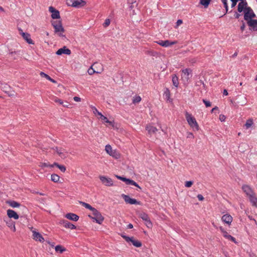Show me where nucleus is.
<instances>
[{
	"label": "nucleus",
	"mask_w": 257,
	"mask_h": 257,
	"mask_svg": "<svg viewBox=\"0 0 257 257\" xmlns=\"http://www.w3.org/2000/svg\"><path fill=\"white\" fill-rule=\"evenodd\" d=\"M48 80L50 81L51 82H52L53 83H56V82L55 80H54V79L51 78L50 77V78L48 79Z\"/></svg>",
	"instance_id": "63"
},
{
	"label": "nucleus",
	"mask_w": 257,
	"mask_h": 257,
	"mask_svg": "<svg viewBox=\"0 0 257 257\" xmlns=\"http://www.w3.org/2000/svg\"><path fill=\"white\" fill-rule=\"evenodd\" d=\"M183 23L182 21L181 20H178L177 22V25L179 26L181 24H182Z\"/></svg>",
	"instance_id": "59"
},
{
	"label": "nucleus",
	"mask_w": 257,
	"mask_h": 257,
	"mask_svg": "<svg viewBox=\"0 0 257 257\" xmlns=\"http://www.w3.org/2000/svg\"><path fill=\"white\" fill-rule=\"evenodd\" d=\"M21 32L20 33V34L23 37V39L29 44H34V41L31 39V35L29 33H24L22 31V30H21Z\"/></svg>",
	"instance_id": "14"
},
{
	"label": "nucleus",
	"mask_w": 257,
	"mask_h": 257,
	"mask_svg": "<svg viewBox=\"0 0 257 257\" xmlns=\"http://www.w3.org/2000/svg\"><path fill=\"white\" fill-rule=\"evenodd\" d=\"M73 99L74 101H76V102H79V101H80L81 100V98L79 97H77V96H75L74 98H73Z\"/></svg>",
	"instance_id": "58"
},
{
	"label": "nucleus",
	"mask_w": 257,
	"mask_h": 257,
	"mask_svg": "<svg viewBox=\"0 0 257 257\" xmlns=\"http://www.w3.org/2000/svg\"><path fill=\"white\" fill-rule=\"evenodd\" d=\"M52 25L55 29V33L58 34L60 36H62V33L64 32L61 21H55L52 22Z\"/></svg>",
	"instance_id": "3"
},
{
	"label": "nucleus",
	"mask_w": 257,
	"mask_h": 257,
	"mask_svg": "<svg viewBox=\"0 0 257 257\" xmlns=\"http://www.w3.org/2000/svg\"><path fill=\"white\" fill-rule=\"evenodd\" d=\"M7 215L10 218H14L15 219H19V215L13 210L8 209L7 210Z\"/></svg>",
	"instance_id": "20"
},
{
	"label": "nucleus",
	"mask_w": 257,
	"mask_h": 257,
	"mask_svg": "<svg viewBox=\"0 0 257 257\" xmlns=\"http://www.w3.org/2000/svg\"><path fill=\"white\" fill-rule=\"evenodd\" d=\"M246 2H240L238 5L237 11L238 12L241 13L243 11L244 12L245 9L248 8Z\"/></svg>",
	"instance_id": "23"
},
{
	"label": "nucleus",
	"mask_w": 257,
	"mask_h": 257,
	"mask_svg": "<svg viewBox=\"0 0 257 257\" xmlns=\"http://www.w3.org/2000/svg\"><path fill=\"white\" fill-rule=\"evenodd\" d=\"M92 214L93 216L90 215H89L88 216L91 219L95 220L96 222L99 224L102 223L104 220V217L102 216L100 212L95 208L93 211H92Z\"/></svg>",
	"instance_id": "2"
},
{
	"label": "nucleus",
	"mask_w": 257,
	"mask_h": 257,
	"mask_svg": "<svg viewBox=\"0 0 257 257\" xmlns=\"http://www.w3.org/2000/svg\"><path fill=\"white\" fill-rule=\"evenodd\" d=\"M164 96L168 101L171 102L172 99L170 98L171 94L169 89L166 88L164 92Z\"/></svg>",
	"instance_id": "27"
},
{
	"label": "nucleus",
	"mask_w": 257,
	"mask_h": 257,
	"mask_svg": "<svg viewBox=\"0 0 257 257\" xmlns=\"http://www.w3.org/2000/svg\"><path fill=\"white\" fill-rule=\"evenodd\" d=\"M66 5L75 8H80L84 6L86 3L83 0H66Z\"/></svg>",
	"instance_id": "4"
},
{
	"label": "nucleus",
	"mask_w": 257,
	"mask_h": 257,
	"mask_svg": "<svg viewBox=\"0 0 257 257\" xmlns=\"http://www.w3.org/2000/svg\"><path fill=\"white\" fill-rule=\"evenodd\" d=\"M155 42L162 47L164 46V41L159 40L158 41H156Z\"/></svg>",
	"instance_id": "52"
},
{
	"label": "nucleus",
	"mask_w": 257,
	"mask_h": 257,
	"mask_svg": "<svg viewBox=\"0 0 257 257\" xmlns=\"http://www.w3.org/2000/svg\"><path fill=\"white\" fill-rule=\"evenodd\" d=\"M181 71V80L184 83H188V80L192 76V70L189 68H186Z\"/></svg>",
	"instance_id": "5"
},
{
	"label": "nucleus",
	"mask_w": 257,
	"mask_h": 257,
	"mask_svg": "<svg viewBox=\"0 0 257 257\" xmlns=\"http://www.w3.org/2000/svg\"><path fill=\"white\" fill-rule=\"evenodd\" d=\"M52 100L54 101L55 102H56V103H58V104H59L60 105H63L64 107H68V102H66V104H64L63 101L62 99H60V98H58L57 97H55V96L54 97L52 98Z\"/></svg>",
	"instance_id": "26"
},
{
	"label": "nucleus",
	"mask_w": 257,
	"mask_h": 257,
	"mask_svg": "<svg viewBox=\"0 0 257 257\" xmlns=\"http://www.w3.org/2000/svg\"><path fill=\"white\" fill-rule=\"evenodd\" d=\"M65 217L68 219L75 221H77L79 219V216L78 215L71 213L66 214Z\"/></svg>",
	"instance_id": "24"
},
{
	"label": "nucleus",
	"mask_w": 257,
	"mask_h": 257,
	"mask_svg": "<svg viewBox=\"0 0 257 257\" xmlns=\"http://www.w3.org/2000/svg\"><path fill=\"white\" fill-rule=\"evenodd\" d=\"M187 137L188 138H194V136L193 134L192 133L189 132V133H187Z\"/></svg>",
	"instance_id": "55"
},
{
	"label": "nucleus",
	"mask_w": 257,
	"mask_h": 257,
	"mask_svg": "<svg viewBox=\"0 0 257 257\" xmlns=\"http://www.w3.org/2000/svg\"><path fill=\"white\" fill-rule=\"evenodd\" d=\"M197 198L199 201H203L204 199L203 196L201 194H198L197 195Z\"/></svg>",
	"instance_id": "56"
},
{
	"label": "nucleus",
	"mask_w": 257,
	"mask_h": 257,
	"mask_svg": "<svg viewBox=\"0 0 257 257\" xmlns=\"http://www.w3.org/2000/svg\"><path fill=\"white\" fill-rule=\"evenodd\" d=\"M240 16V14H238L237 13H235L234 14V17L236 19H238Z\"/></svg>",
	"instance_id": "60"
},
{
	"label": "nucleus",
	"mask_w": 257,
	"mask_h": 257,
	"mask_svg": "<svg viewBox=\"0 0 257 257\" xmlns=\"http://www.w3.org/2000/svg\"><path fill=\"white\" fill-rule=\"evenodd\" d=\"M142 100L141 97L140 96L136 95L133 97V103L134 104H136L139 103Z\"/></svg>",
	"instance_id": "40"
},
{
	"label": "nucleus",
	"mask_w": 257,
	"mask_h": 257,
	"mask_svg": "<svg viewBox=\"0 0 257 257\" xmlns=\"http://www.w3.org/2000/svg\"><path fill=\"white\" fill-rule=\"evenodd\" d=\"M7 203L13 208L19 207L20 206V204L15 201H8Z\"/></svg>",
	"instance_id": "29"
},
{
	"label": "nucleus",
	"mask_w": 257,
	"mask_h": 257,
	"mask_svg": "<svg viewBox=\"0 0 257 257\" xmlns=\"http://www.w3.org/2000/svg\"><path fill=\"white\" fill-rule=\"evenodd\" d=\"M59 179L60 177L58 175L56 174H53L51 175V179L53 182L57 183L59 181Z\"/></svg>",
	"instance_id": "35"
},
{
	"label": "nucleus",
	"mask_w": 257,
	"mask_h": 257,
	"mask_svg": "<svg viewBox=\"0 0 257 257\" xmlns=\"http://www.w3.org/2000/svg\"><path fill=\"white\" fill-rule=\"evenodd\" d=\"M185 117L188 123L194 131H198L199 130V126L196 119L191 114L186 112Z\"/></svg>",
	"instance_id": "1"
},
{
	"label": "nucleus",
	"mask_w": 257,
	"mask_h": 257,
	"mask_svg": "<svg viewBox=\"0 0 257 257\" xmlns=\"http://www.w3.org/2000/svg\"><path fill=\"white\" fill-rule=\"evenodd\" d=\"M101 120H103V121H104V122H106V123H108L109 124H112V122L109 121L107 118L105 116H104V115L103 116H102L101 118H100Z\"/></svg>",
	"instance_id": "47"
},
{
	"label": "nucleus",
	"mask_w": 257,
	"mask_h": 257,
	"mask_svg": "<svg viewBox=\"0 0 257 257\" xmlns=\"http://www.w3.org/2000/svg\"><path fill=\"white\" fill-rule=\"evenodd\" d=\"M40 167L44 168L45 167H53V165H50L47 163H40L39 165Z\"/></svg>",
	"instance_id": "41"
},
{
	"label": "nucleus",
	"mask_w": 257,
	"mask_h": 257,
	"mask_svg": "<svg viewBox=\"0 0 257 257\" xmlns=\"http://www.w3.org/2000/svg\"><path fill=\"white\" fill-rule=\"evenodd\" d=\"M177 43V41H170L169 40H165L164 41V47H168L171 46L173 45L176 44Z\"/></svg>",
	"instance_id": "32"
},
{
	"label": "nucleus",
	"mask_w": 257,
	"mask_h": 257,
	"mask_svg": "<svg viewBox=\"0 0 257 257\" xmlns=\"http://www.w3.org/2000/svg\"><path fill=\"white\" fill-rule=\"evenodd\" d=\"M122 197L124 199V201L130 204H140V202L138 201L136 199L131 198L128 195L125 194L121 195Z\"/></svg>",
	"instance_id": "10"
},
{
	"label": "nucleus",
	"mask_w": 257,
	"mask_h": 257,
	"mask_svg": "<svg viewBox=\"0 0 257 257\" xmlns=\"http://www.w3.org/2000/svg\"><path fill=\"white\" fill-rule=\"evenodd\" d=\"M99 179L102 183L106 186H112L113 185L112 180L110 178L103 176H100Z\"/></svg>",
	"instance_id": "11"
},
{
	"label": "nucleus",
	"mask_w": 257,
	"mask_h": 257,
	"mask_svg": "<svg viewBox=\"0 0 257 257\" xmlns=\"http://www.w3.org/2000/svg\"><path fill=\"white\" fill-rule=\"evenodd\" d=\"M80 204H81L83 206H84L86 208L89 209L91 211H93V210L95 209L94 208L92 207L90 205H89L88 203L83 202H80Z\"/></svg>",
	"instance_id": "38"
},
{
	"label": "nucleus",
	"mask_w": 257,
	"mask_h": 257,
	"mask_svg": "<svg viewBox=\"0 0 257 257\" xmlns=\"http://www.w3.org/2000/svg\"><path fill=\"white\" fill-rule=\"evenodd\" d=\"M55 249L56 252H59L60 253H62L66 250L65 248L61 245L56 246Z\"/></svg>",
	"instance_id": "36"
},
{
	"label": "nucleus",
	"mask_w": 257,
	"mask_h": 257,
	"mask_svg": "<svg viewBox=\"0 0 257 257\" xmlns=\"http://www.w3.org/2000/svg\"><path fill=\"white\" fill-rule=\"evenodd\" d=\"M219 230H220L221 233L222 234V235L225 238L228 239L229 240H231L234 243H236L235 238L234 237L232 236L231 235H229L228 233V232L226 230H225L223 227H219Z\"/></svg>",
	"instance_id": "12"
},
{
	"label": "nucleus",
	"mask_w": 257,
	"mask_h": 257,
	"mask_svg": "<svg viewBox=\"0 0 257 257\" xmlns=\"http://www.w3.org/2000/svg\"><path fill=\"white\" fill-rule=\"evenodd\" d=\"M210 0H200V4L205 8H207L209 5Z\"/></svg>",
	"instance_id": "39"
},
{
	"label": "nucleus",
	"mask_w": 257,
	"mask_h": 257,
	"mask_svg": "<svg viewBox=\"0 0 257 257\" xmlns=\"http://www.w3.org/2000/svg\"><path fill=\"white\" fill-rule=\"evenodd\" d=\"M223 95H225V96H226V95H228L227 91L226 89H224V90H223Z\"/></svg>",
	"instance_id": "62"
},
{
	"label": "nucleus",
	"mask_w": 257,
	"mask_h": 257,
	"mask_svg": "<svg viewBox=\"0 0 257 257\" xmlns=\"http://www.w3.org/2000/svg\"><path fill=\"white\" fill-rule=\"evenodd\" d=\"M222 2L224 5V6L226 10V13L228 12V6H227V0H222Z\"/></svg>",
	"instance_id": "46"
},
{
	"label": "nucleus",
	"mask_w": 257,
	"mask_h": 257,
	"mask_svg": "<svg viewBox=\"0 0 257 257\" xmlns=\"http://www.w3.org/2000/svg\"><path fill=\"white\" fill-rule=\"evenodd\" d=\"M31 230L33 233L32 237L33 239L36 241H39L41 242H44V238L39 232L36 231L35 230H33V227L31 228Z\"/></svg>",
	"instance_id": "9"
},
{
	"label": "nucleus",
	"mask_w": 257,
	"mask_h": 257,
	"mask_svg": "<svg viewBox=\"0 0 257 257\" xmlns=\"http://www.w3.org/2000/svg\"><path fill=\"white\" fill-rule=\"evenodd\" d=\"M203 102L207 107L211 106V102L209 101L206 100L205 99H203Z\"/></svg>",
	"instance_id": "49"
},
{
	"label": "nucleus",
	"mask_w": 257,
	"mask_h": 257,
	"mask_svg": "<svg viewBox=\"0 0 257 257\" xmlns=\"http://www.w3.org/2000/svg\"><path fill=\"white\" fill-rule=\"evenodd\" d=\"M54 166H56L58 168H59L61 171H62V172H65L66 169V167L63 166V165H60L59 164H58V163H54L53 164V167Z\"/></svg>",
	"instance_id": "37"
},
{
	"label": "nucleus",
	"mask_w": 257,
	"mask_h": 257,
	"mask_svg": "<svg viewBox=\"0 0 257 257\" xmlns=\"http://www.w3.org/2000/svg\"><path fill=\"white\" fill-rule=\"evenodd\" d=\"M225 115H223V114H220L219 115V119L221 121H225Z\"/></svg>",
	"instance_id": "54"
},
{
	"label": "nucleus",
	"mask_w": 257,
	"mask_h": 257,
	"mask_svg": "<svg viewBox=\"0 0 257 257\" xmlns=\"http://www.w3.org/2000/svg\"><path fill=\"white\" fill-rule=\"evenodd\" d=\"M131 242L133 243V244L134 246H135L136 247H141L142 246V244L141 241H139L138 240L134 239L133 238V237L132 238V240H131Z\"/></svg>",
	"instance_id": "34"
},
{
	"label": "nucleus",
	"mask_w": 257,
	"mask_h": 257,
	"mask_svg": "<svg viewBox=\"0 0 257 257\" xmlns=\"http://www.w3.org/2000/svg\"><path fill=\"white\" fill-rule=\"evenodd\" d=\"M127 227H128V228H129V229L133 228V224H131V223H130V224H129L127 225Z\"/></svg>",
	"instance_id": "64"
},
{
	"label": "nucleus",
	"mask_w": 257,
	"mask_h": 257,
	"mask_svg": "<svg viewBox=\"0 0 257 257\" xmlns=\"http://www.w3.org/2000/svg\"><path fill=\"white\" fill-rule=\"evenodd\" d=\"M64 226L65 227L69 228L71 229H74L76 228L75 225H73V224H72L67 221H64Z\"/></svg>",
	"instance_id": "31"
},
{
	"label": "nucleus",
	"mask_w": 257,
	"mask_h": 257,
	"mask_svg": "<svg viewBox=\"0 0 257 257\" xmlns=\"http://www.w3.org/2000/svg\"><path fill=\"white\" fill-rule=\"evenodd\" d=\"M248 197L249 198V201L251 203L252 205L255 206L257 208V197H256L255 194L254 193Z\"/></svg>",
	"instance_id": "25"
},
{
	"label": "nucleus",
	"mask_w": 257,
	"mask_h": 257,
	"mask_svg": "<svg viewBox=\"0 0 257 257\" xmlns=\"http://www.w3.org/2000/svg\"><path fill=\"white\" fill-rule=\"evenodd\" d=\"M141 218L146 222V224L148 227L151 228L152 226V223L150 220L148 215L146 213L141 214Z\"/></svg>",
	"instance_id": "16"
},
{
	"label": "nucleus",
	"mask_w": 257,
	"mask_h": 257,
	"mask_svg": "<svg viewBox=\"0 0 257 257\" xmlns=\"http://www.w3.org/2000/svg\"><path fill=\"white\" fill-rule=\"evenodd\" d=\"M105 150L106 153L113 158L117 159L120 158V154L115 150H112V147L109 145L105 146Z\"/></svg>",
	"instance_id": "6"
},
{
	"label": "nucleus",
	"mask_w": 257,
	"mask_h": 257,
	"mask_svg": "<svg viewBox=\"0 0 257 257\" xmlns=\"http://www.w3.org/2000/svg\"><path fill=\"white\" fill-rule=\"evenodd\" d=\"M247 24L252 30L254 31H257V20H249L247 22Z\"/></svg>",
	"instance_id": "18"
},
{
	"label": "nucleus",
	"mask_w": 257,
	"mask_h": 257,
	"mask_svg": "<svg viewBox=\"0 0 257 257\" xmlns=\"http://www.w3.org/2000/svg\"><path fill=\"white\" fill-rule=\"evenodd\" d=\"M255 17V15L252 10L250 7H248L245 9L244 12V19L248 22L249 20H252V18Z\"/></svg>",
	"instance_id": "8"
},
{
	"label": "nucleus",
	"mask_w": 257,
	"mask_h": 257,
	"mask_svg": "<svg viewBox=\"0 0 257 257\" xmlns=\"http://www.w3.org/2000/svg\"><path fill=\"white\" fill-rule=\"evenodd\" d=\"M49 11L52 13L51 17L53 19H57L60 18L59 12L53 7L49 8Z\"/></svg>",
	"instance_id": "13"
},
{
	"label": "nucleus",
	"mask_w": 257,
	"mask_h": 257,
	"mask_svg": "<svg viewBox=\"0 0 257 257\" xmlns=\"http://www.w3.org/2000/svg\"><path fill=\"white\" fill-rule=\"evenodd\" d=\"M87 72L88 73L91 75L92 74H93L94 73H96V71H95V69L93 67V66L92 65L88 69V71H87Z\"/></svg>",
	"instance_id": "43"
},
{
	"label": "nucleus",
	"mask_w": 257,
	"mask_h": 257,
	"mask_svg": "<svg viewBox=\"0 0 257 257\" xmlns=\"http://www.w3.org/2000/svg\"><path fill=\"white\" fill-rule=\"evenodd\" d=\"M232 2L231 4V7L233 8L236 5L237 2H238V0H230Z\"/></svg>",
	"instance_id": "53"
},
{
	"label": "nucleus",
	"mask_w": 257,
	"mask_h": 257,
	"mask_svg": "<svg viewBox=\"0 0 257 257\" xmlns=\"http://www.w3.org/2000/svg\"><path fill=\"white\" fill-rule=\"evenodd\" d=\"M95 69L96 73H101L103 70V67L101 63L95 62L92 65Z\"/></svg>",
	"instance_id": "21"
},
{
	"label": "nucleus",
	"mask_w": 257,
	"mask_h": 257,
	"mask_svg": "<svg viewBox=\"0 0 257 257\" xmlns=\"http://www.w3.org/2000/svg\"><path fill=\"white\" fill-rule=\"evenodd\" d=\"M7 226L10 228L14 232L16 231V226L14 222L12 220L6 222Z\"/></svg>",
	"instance_id": "30"
},
{
	"label": "nucleus",
	"mask_w": 257,
	"mask_h": 257,
	"mask_svg": "<svg viewBox=\"0 0 257 257\" xmlns=\"http://www.w3.org/2000/svg\"><path fill=\"white\" fill-rule=\"evenodd\" d=\"M56 54L58 55H61L63 54L70 55L71 54V50L67 48L66 46H64L63 48L58 49Z\"/></svg>",
	"instance_id": "17"
},
{
	"label": "nucleus",
	"mask_w": 257,
	"mask_h": 257,
	"mask_svg": "<svg viewBox=\"0 0 257 257\" xmlns=\"http://www.w3.org/2000/svg\"><path fill=\"white\" fill-rule=\"evenodd\" d=\"M127 185H134L139 188L140 190H141V187L134 180L127 179L126 182H125Z\"/></svg>",
	"instance_id": "28"
},
{
	"label": "nucleus",
	"mask_w": 257,
	"mask_h": 257,
	"mask_svg": "<svg viewBox=\"0 0 257 257\" xmlns=\"http://www.w3.org/2000/svg\"><path fill=\"white\" fill-rule=\"evenodd\" d=\"M122 237L127 242H131V240H132V239L133 237H130L128 236H125V235H123L122 236Z\"/></svg>",
	"instance_id": "50"
},
{
	"label": "nucleus",
	"mask_w": 257,
	"mask_h": 257,
	"mask_svg": "<svg viewBox=\"0 0 257 257\" xmlns=\"http://www.w3.org/2000/svg\"><path fill=\"white\" fill-rule=\"evenodd\" d=\"M54 152L56 153L58 156L63 159H64L67 158L68 156V152L65 149L61 147H54L52 148Z\"/></svg>",
	"instance_id": "7"
},
{
	"label": "nucleus",
	"mask_w": 257,
	"mask_h": 257,
	"mask_svg": "<svg viewBox=\"0 0 257 257\" xmlns=\"http://www.w3.org/2000/svg\"><path fill=\"white\" fill-rule=\"evenodd\" d=\"M172 80L173 85L175 86L176 87H177L179 85V81H178V78L176 76V75H173L172 76Z\"/></svg>",
	"instance_id": "33"
},
{
	"label": "nucleus",
	"mask_w": 257,
	"mask_h": 257,
	"mask_svg": "<svg viewBox=\"0 0 257 257\" xmlns=\"http://www.w3.org/2000/svg\"><path fill=\"white\" fill-rule=\"evenodd\" d=\"M244 192L245 193L247 197L251 196L255 193L251 188L248 185H243L242 187Z\"/></svg>",
	"instance_id": "19"
},
{
	"label": "nucleus",
	"mask_w": 257,
	"mask_h": 257,
	"mask_svg": "<svg viewBox=\"0 0 257 257\" xmlns=\"http://www.w3.org/2000/svg\"><path fill=\"white\" fill-rule=\"evenodd\" d=\"M40 75L41 77H45L47 80H48L50 78V76L48 75L45 74V73H44L43 72H40Z\"/></svg>",
	"instance_id": "48"
},
{
	"label": "nucleus",
	"mask_w": 257,
	"mask_h": 257,
	"mask_svg": "<svg viewBox=\"0 0 257 257\" xmlns=\"http://www.w3.org/2000/svg\"><path fill=\"white\" fill-rule=\"evenodd\" d=\"M146 130L150 136L155 135L158 131V129L152 125H148L146 126Z\"/></svg>",
	"instance_id": "22"
},
{
	"label": "nucleus",
	"mask_w": 257,
	"mask_h": 257,
	"mask_svg": "<svg viewBox=\"0 0 257 257\" xmlns=\"http://www.w3.org/2000/svg\"><path fill=\"white\" fill-rule=\"evenodd\" d=\"M92 108H93V112H94V113H97V111H98V110L96 109V108H95V107H92Z\"/></svg>",
	"instance_id": "61"
},
{
	"label": "nucleus",
	"mask_w": 257,
	"mask_h": 257,
	"mask_svg": "<svg viewBox=\"0 0 257 257\" xmlns=\"http://www.w3.org/2000/svg\"><path fill=\"white\" fill-rule=\"evenodd\" d=\"M116 178L124 182H126L127 178H126L125 177L119 176H116Z\"/></svg>",
	"instance_id": "51"
},
{
	"label": "nucleus",
	"mask_w": 257,
	"mask_h": 257,
	"mask_svg": "<svg viewBox=\"0 0 257 257\" xmlns=\"http://www.w3.org/2000/svg\"><path fill=\"white\" fill-rule=\"evenodd\" d=\"M245 28V24H244V23L243 22L242 25L240 26V30L242 32L244 30Z\"/></svg>",
	"instance_id": "57"
},
{
	"label": "nucleus",
	"mask_w": 257,
	"mask_h": 257,
	"mask_svg": "<svg viewBox=\"0 0 257 257\" xmlns=\"http://www.w3.org/2000/svg\"><path fill=\"white\" fill-rule=\"evenodd\" d=\"M253 124V120L252 119H249L246 120V123L245 124V126L246 128H248L250 127Z\"/></svg>",
	"instance_id": "42"
},
{
	"label": "nucleus",
	"mask_w": 257,
	"mask_h": 257,
	"mask_svg": "<svg viewBox=\"0 0 257 257\" xmlns=\"http://www.w3.org/2000/svg\"><path fill=\"white\" fill-rule=\"evenodd\" d=\"M110 20L109 19H106L105 20V22H104V23L103 24V26L104 28H106L107 27H108L110 25Z\"/></svg>",
	"instance_id": "44"
},
{
	"label": "nucleus",
	"mask_w": 257,
	"mask_h": 257,
	"mask_svg": "<svg viewBox=\"0 0 257 257\" xmlns=\"http://www.w3.org/2000/svg\"><path fill=\"white\" fill-rule=\"evenodd\" d=\"M193 182L191 181H186L185 183V186L187 188H189L191 187V186L193 185Z\"/></svg>",
	"instance_id": "45"
},
{
	"label": "nucleus",
	"mask_w": 257,
	"mask_h": 257,
	"mask_svg": "<svg viewBox=\"0 0 257 257\" xmlns=\"http://www.w3.org/2000/svg\"><path fill=\"white\" fill-rule=\"evenodd\" d=\"M221 220L223 222L229 225L231 224L233 218L230 215L228 214H225L222 216Z\"/></svg>",
	"instance_id": "15"
}]
</instances>
